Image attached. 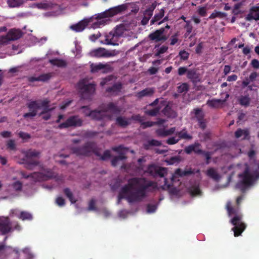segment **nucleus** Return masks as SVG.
<instances>
[{
	"instance_id": "nucleus-1",
	"label": "nucleus",
	"mask_w": 259,
	"mask_h": 259,
	"mask_svg": "<svg viewBox=\"0 0 259 259\" xmlns=\"http://www.w3.org/2000/svg\"><path fill=\"white\" fill-rule=\"evenodd\" d=\"M154 183L145 178H134L128 184L122 187L119 192L117 203L121 199H125L129 203L139 202L146 197L148 189Z\"/></svg>"
},
{
	"instance_id": "nucleus-2",
	"label": "nucleus",
	"mask_w": 259,
	"mask_h": 259,
	"mask_svg": "<svg viewBox=\"0 0 259 259\" xmlns=\"http://www.w3.org/2000/svg\"><path fill=\"white\" fill-rule=\"evenodd\" d=\"M239 178L236 187L244 192L259 178V165L255 164L251 168L246 165L244 172L239 175Z\"/></svg>"
},
{
	"instance_id": "nucleus-3",
	"label": "nucleus",
	"mask_w": 259,
	"mask_h": 259,
	"mask_svg": "<svg viewBox=\"0 0 259 259\" xmlns=\"http://www.w3.org/2000/svg\"><path fill=\"white\" fill-rule=\"evenodd\" d=\"M127 9L126 4L119 5L109 9L104 12L96 14L97 21L92 24L91 27L95 29L104 26L110 22V18L121 13Z\"/></svg>"
},
{
	"instance_id": "nucleus-4",
	"label": "nucleus",
	"mask_w": 259,
	"mask_h": 259,
	"mask_svg": "<svg viewBox=\"0 0 259 259\" xmlns=\"http://www.w3.org/2000/svg\"><path fill=\"white\" fill-rule=\"evenodd\" d=\"M228 213L231 218L230 222L233 226L232 230L235 237L241 234L246 228L245 224L242 222V215L238 209L233 208L228 203Z\"/></svg>"
},
{
	"instance_id": "nucleus-5",
	"label": "nucleus",
	"mask_w": 259,
	"mask_h": 259,
	"mask_svg": "<svg viewBox=\"0 0 259 259\" xmlns=\"http://www.w3.org/2000/svg\"><path fill=\"white\" fill-rule=\"evenodd\" d=\"M72 153L78 156L90 157L93 154L100 156V149L96 142L88 141L79 146H73L71 148Z\"/></svg>"
},
{
	"instance_id": "nucleus-6",
	"label": "nucleus",
	"mask_w": 259,
	"mask_h": 259,
	"mask_svg": "<svg viewBox=\"0 0 259 259\" xmlns=\"http://www.w3.org/2000/svg\"><path fill=\"white\" fill-rule=\"evenodd\" d=\"M193 173V171L190 170H182L180 168H178L176 170L175 174H173L170 178V181L171 184L168 183L167 179H164V184L162 186L163 189H168L170 191V193L175 194L177 192L176 188V183L179 181V178L180 177L186 176L191 175Z\"/></svg>"
},
{
	"instance_id": "nucleus-7",
	"label": "nucleus",
	"mask_w": 259,
	"mask_h": 259,
	"mask_svg": "<svg viewBox=\"0 0 259 259\" xmlns=\"http://www.w3.org/2000/svg\"><path fill=\"white\" fill-rule=\"evenodd\" d=\"M77 89L81 99L90 100L95 92V84L89 83L85 79L80 80L77 84Z\"/></svg>"
},
{
	"instance_id": "nucleus-8",
	"label": "nucleus",
	"mask_w": 259,
	"mask_h": 259,
	"mask_svg": "<svg viewBox=\"0 0 259 259\" xmlns=\"http://www.w3.org/2000/svg\"><path fill=\"white\" fill-rule=\"evenodd\" d=\"M24 157L22 159L21 163L24 164V166L28 169H32L35 166H37L39 162L35 160L34 158L37 157L40 154V152L35 150L29 149L23 152Z\"/></svg>"
},
{
	"instance_id": "nucleus-9",
	"label": "nucleus",
	"mask_w": 259,
	"mask_h": 259,
	"mask_svg": "<svg viewBox=\"0 0 259 259\" xmlns=\"http://www.w3.org/2000/svg\"><path fill=\"white\" fill-rule=\"evenodd\" d=\"M22 175L25 179L31 178L34 182L47 181L55 178V174L51 170H47L45 172H35L29 175L22 172Z\"/></svg>"
},
{
	"instance_id": "nucleus-10",
	"label": "nucleus",
	"mask_w": 259,
	"mask_h": 259,
	"mask_svg": "<svg viewBox=\"0 0 259 259\" xmlns=\"http://www.w3.org/2000/svg\"><path fill=\"white\" fill-rule=\"evenodd\" d=\"M22 35L20 30L11 29L7 35L0 36V45L8 44L10 41H14L19 39Z\"/></svg>"
},
{
	"instance_id": "nucleus-11",
	"label": "nucleus",
	"mask_w": 259,
	"mask_h": 259,
	"mask_svg": "<svg viewBox=\"0 0 259 259\" xmlns=\"http://www.w3.org/2000/svg\"><path fill=\"white\" fill-rule=\"evenodd\" d=\"M119 53V52L115 50H108L103 48H99L91 51L90 55L97 58H108L115 56Z\"/></svg>"
},
{
	"instance_id": "nucleus-12",
	"label": "nucleus",
	"mask_w": 259,
	"mask_h": 259,
	"mask_svg": "<svg viewBox=\"0 0 259 259\" xmlns=\"http://www.w3.org/2000/svg\"><path fill=\"white\" fill-rule=\"evenodd\" d=\"M83 120L78 115L69 116L66 120L58 125L59 128H66L70 127H76L82 125Z\"/></svg>"
},
{
	"instance_id": "nucleus-13",
	"label": "nucleus",
	"mask_w": 259,
	"mask_h": 259,
	"mask_svg": "<svg viewBox=\"0 0 259 259\" xmlns=\"http://www.w3.org/2000/svg\"><path fill=\"white\" fill-rule=\"evenodd\" d=\"M170 26L166 25L164 28H161L159 29L155 30L154 32L151 33L148 35L150 40L157 42L159 41H165L167 40L168 37L166 35V29H169Z\"/></svg>"
},
{
	"instance_id": "nucleus-14",
	"label": "nucleus",
	"mask_w": 259,
	"mask_h": 259,
	"mask_svg": "<svg viewBox=\"0 0 259 259\" xmlns=\"http://www.w3.org/2000/svg\"><path fill=\"white\" fill-rule=\"evenodd\" d=\"M145 172H147L153 177H164L167 174V168L156 166L154 164L149 165Z\"/></svg>"
},
{
	"instance_id": "nucleus-15",
	"label": "nucleus",
	"mask_w": 259,
	"mask_h": 259,
	"mask_svg": "<svg viewBox=\"0 0 259 259\" xmlns=\"http://www.w3.org/2000/svg\"><path fill=\"white\" fill-rule=\"evenodd\" d=\"M13 231V229L9 218L0 217V234L6 235Z\"/></svg>"
},
{
	"instance_id": "nucleus-16",
	"label": "nucleus",
	"mask_w": 259,
	"mask_h": 259,
	"mask_svg": "<svg viewBox=\"0 0 259 259\" xmlns=\"http://www.w3.org/2000/svg\"><path fill=\"white\" fill-rule=\"evenodd\" d=\"M27 107L29 112L23 115V117L25 118H32L35 116L37 114V110L40 109V105L37 101H30L27 104Z\"/></svg>"
},
{
	"instance_id": "nucleus-17",
	"label": "nucleus",
	"mask_w": 259,
	"mask_h": 259,
	"mask_svg": "<svg viewBox=\"0 0 259 259\" xmlns=\"http://www.w3.org/2000/svg\"><path fill=\"white\" fill-rule=\"evenodd\" d=\"M90 69L91 72L93 73H97L102 70L104 73L111 72L113 70L112 67L109 64H103L101 63L91 64Z\"/></svg>"
},
{
	"instance_id": "nucleus-18",
	"label": "nucleus",
	"mask_w": 259,
	"mask_h": 259,
	"mask_svg": "<svg viewBox=\"0 0 259 259\" xmlns=\"http://www.w3.org/2000/svg\"><path fill=\"white\" fill-rule=\"evenodd\" d=\"M92 18L90 19H84L76 24L71 25L69 28L70 29L77 32L82 31L91 21Z\"/></svg>"
},
{
	"instance_id": "nucleus-19",
	"label": "nucleus",
	"mask_w": 259,
	"mask_h": 259,
	"mask_svg": "<svg viewBox=\"0 0 259 259\" xmlns=\"http://www.w3.org/2000/svg\"><path fill=\"white\" fill-rule=\"evenodd\" d=\"M159 105L161 107L164 106L161 112L165 116L171 118H175L177 116V113L171 109V107L167 103L166 101H161Z\"/></svg>"
},
{
	"instance_id": "nucleus-20",
	"label": "nucleus",
	"mask_w": 259,
	"mask_h": 259,
	"mask_svg": "<svg viewBox=\"0 0 259 259\" xmlns=\"http://www.w3.org/2000/svg\"><path fill=\"white\" fill-rule=\"evenodd\" d=\"M227 100V94L224 99H212L208 100L206 102V105L211 108H222L225 104Z\"/></svg>"
},
{
	"instance_id": "nucleus-21",
	"label": "nucleus",
	"mask_w": 259,
	"mask_h": 259,
	"mask_svg": "<svg viewBox=\"0 0 259 259\" xmlns=\"http://www.w3.org/2000/svg\"><path fill=\"white\" fill-rule=\"evenodd\" d=\"M155 89L153 88H147L136 94V97L139 99H142L144 97H151L153 96Z\"/></svg>"
},
{
	"instance_id": "nucleus-22",
	"label": "nucleus",
	"mask_w": 259,
	"mask_h": 259,
	"mask_svg": "<svg viewBox=\"0 0 259 259\" xmlns=\"http://www.w3.org/2000/svg\"><path fill=\"white\" fill-rule=\"evenodd\" d=\"M105 44L112 46L118 45V44L117 43L118 37L115 35L114 33H113L112 30L108 33H106L105 34Z\"/></svg>"
},
{
	"instance_id": "nucleus-23",
	"label": "nucleus",
	"mask_w": 259,
	"mask_h": 259,
	"mask_svg": "<svg viewBox=\"0 0 259 259\" xmlns=\"http://www.w3.org/2000/svg\"><path fill=\"white\" fill-rule=\"evenodd\" d=\"M245 20L248 21L252 20H258L259 6L252 7L250 9L249 13L245 17Z\"/></svg>"
},
{
	"instance_id": "nucleus-24",
	"label": "nucleus",
	"mask_w": 259,
	"mask_h": 259,
	"mask_svg": "<svg viewBox=\"0 0 259 259\" xmlns=\"http://www.w3.org/2000/svg\"><path fill=\"white\" fill-rule=\"evenodd\" d=\"M200 146L201 145L199 143H195L194 144L186 147L184 151L188 154H191L192 152L197 154H200L202 151V150L200 148Z\"/></svg>"
},
{
	"instance_id": "nucleus-25",
	"label": "nucleus",
	"mask_w": 259,
	"mask_h": 259,
	"mask_svg": "<svg viewBox=\"0 0 259 259\" xmlns=\"http://www.w3.org/2000/svg\"><path fill=\"white\" fill-rule=\"evenodd\" d=\"M52 76V74L51 73L47 74H42L38 77L31 76L29 77L28 80L29 82H34L35 81H47L49 80Z\"/></svg>"
},
{
	"instance_id": "nucleus-26",
	"label": "nucleus",
	"mask_w": 259,
	"mask_h": 259,
	"mask_svg": "<svg viewBox=\"0 0 259 259\" xmlns=\"http://www.w3.org/2000/svg\"><path fill=\"white\" fill-rule=\"evenodd\" d=\"M106 115V111L104 110H94L91 111L90 117L94 120H100L103 119Z\"/></svg>"
},
{
	"instance_id": "nucleus-27",
	"label": "nucleus",
	"mask_w": 259,
	"mask_h": 259,
	"mask_svg": "<svg viewBox=\"0 0 259 259\" xmlns=\"http://www.w3.org/2000/svg\"><path fill=\"white\" fill-rule=\"evenodd\" d=\"M187 76L194 83H197L200 80L199 75L195 69H189Z\"/></svg>"
},
{
	"instance_id": "nucleus-28",
	"label": "nucleus",
	"mask_w": 259,
	"mask_h": 259,
	"mask_svg": "<svg viewBox=\"0 0 259 259\" xmlns=\"http://www.w3.org/2000/svg\"><path fill=\"white\" fill-rule=\"evenodd\" d=\"M249 132L247 128L246 129H238L235 132V136L236 138H240L242 140L247 139L249 137Z\"/></svg>"
},
{
	"instance_id": "nucleus-29",
	"label": "nucleus",
	"mask_w": 259,
	"mask_h": 259,
	"mask_svg": "<svg viewBox=\"0 0 259 259\" xmlns=\"http://www.w3.org/2000/svg\"><path fill=\"white\" fill-rule=\"evenodd\" d=\"M113 150L120 153V154L118 156H116L118 161L123 160L126 158V157L124 156V152L127 151V149H124L122 146H119L118 147L113 148Z\"/></svg>"
},
{
	"instance_id": "nucleus-30",
	"label": "nucleus",
	"mask_w": 259,
	"mask_h": 259,
	"mask_svg": "<svg viewBox=\"0 0 259 259\" xmlns=\"http://www.w3.org/2000/svg\"><path fill=\"white\" fill-rule=\"evenodd\" d=\"M116 123L122 127H126L131 124L130 119L123 116L117 117L116 119Z\"/></svg>"
},
{
	"instance_id": "nucleus-31",
	"label": "nucleus",
	"mask_w": 259,
	"mask_h": 259,
	"mask_svg": "<svg viewBox=\"0 0 259 259\" xmlns=\"http://www.w3.org/2000/svg\"><path fill=\"white\" fill-rule=\"evenodd\" d=\"M122 89V84L120 82H117L114 84L112 87L108 88L106 91L117 95L120 92Z\"/></svg>"
},
{
	"instance_id": "nucleus-32",
	"label": "nucleus",
	"mask_w": 259,
	"mask_h": 259,
	"mask_svg": "<svg viewBox=\"0 0 259 259\" xmlns=\"http://www.w3.org/2000/svg\"><path fill=\"white\" fill-rule=\"evenodd\" d=\"M156 7L155 3H152L151 5L148 6L144 12V16L150 19L153 15V11Z\"/></svg>"
},
{
	"instance_id": "nucleus-33",
	"label": "nucleus",
	"mask_w": 259,
	"mask_h": 259,
	"mask_svg": "<svg viewBox=\"0 0 259 259\" xmlns=\"http://www.w3.org/2000/svg\"><path fill=\"white\" fill-rule=\"evenodd\" d=\"M161 145V142L156 140L152 139L148 140L143 144V147L146 150H149L153 146H160Z\"/></svg>"
},
{
	"instance_id": "nucleus-34",
	"label": "nucleus",
	"mask_w": 259,
	"mask_h": 259,
	"mask_svg": "<svg viewBox=\"0 0 259 259\" xmlns=\"http://www.w3.org/2000/svg\"><path fill=\"white\" fill-rule=\"evenodd\" d=\"M206 175L214 180L218 181L221 179L220 175L213 168H209L206 171Z\"/></svg>"
},
{
	"instance_id": "nucleus-35",
	"label": "nucleus",
	"mask_w": 259,
	"mask_h": 259,
	"mask_svg": "<svg viewBox=\"0 0 259 259\" xmlns=\"http://www.w3.org/2000/svg\"><path fill=\"white\" fill-rule=\"evenodd\" d=\"M49 62L52 65L59 67H65L67 65L66 62L64 60L59 59H50Z\"/></svg>"
},
{
	"instance_id": "nucleus-36",
	"label": "nucleus",
	"mask_w": 259,
	"mask_h": 259,
	"mask_svg": "<svg viewBox=\"0 0 259 259\" xmlns=\"http://www.w3.org/2000/svg\"><path fill=\"white\" fill-rule=\"evenodd\" d=\"M28 0H7V4L10 7H18Z\"/></svg>"
},
{
	"instance_id": "nucleus-37",
	"label": "nucleus",
	"mask_w": 259,
	"mask_h": 259,
	"mask_svg": "<svg viewBox=\"0 0 259 259\" xmlns=\"http://www.w3.org/2000/svg\"><path fill=\"white\" fill-rule=\"evenodd\" d=\"M115 35L118 37L122 35L124 31V26L123 24L117 25L112 30Z\"/></svg>"
},
{
	"instance_id": "nucleus-38",
	"label": "nucleus",
	"mask_w": 259,
	"mask_h": 259,
	"mask_svg": "<svg viewBox=\"0 0 259 259\" xmlns=\"http://www.w3.org/2000/svg\"><path fill=\"white\" fill-rule=\"evenodd\" d=\"M63 192L65 196L69 199L71 203H75L77 202V199L75 198L73 196V193L71 191L70 189L66 188L63 190Z\"/></svg>"
},
{
	"instance_id": "nucleus-39",
	"label": "nucleus",
	"mask_w": 259,
	"mask_h": 259,
	"mask_svg": "<svg viewBox=\"0 0 259 259\" xmlns=\"http://www.w3.org/2000/svg\"><path fill=\"white\" fill-rule=\"evenodd\" d=\"M39 102V104L40 105V108L41 107L44 108V110L40 113V115H42L46 112H48V111H50L51 109L49 108V104L50 101L47 100H44L43 101H37Z\"/></svg>"
},
{
	"instance_id": "nucleus-40",
	"label": "nucleus",
	"mask_w": 259,
	"mask_h": 259,
	"mask_svg": "<svg viewBox=\"0 0 259 259\" xmlns=\"http://www.w3.org/2000/svg\"><path fill=\"white\" fill-rule=\"evenodd\" d=\"M164 11L163 9H161L159 12L156 14L154 17L151 19L150 21V24H154L155 23L159 21L164 16Z\"/></svg>"
},
{
	"instance_id": "nucleus-41",
	"label": "nucleus",
	"mask_w": 259,
	"mask_h": 259,
	"mask_svg": "<svg viewBox=\"0 0 259 259\" xmlns=\"http://www.w3.org/2000/svg\"><path fill=\"white\" fill-rule=\"evenodd\" d=\"M161 108V106L159 105L157 107L154 109L146 110L145 111V114L150 116H155L159 113Z\"/></svg>"
},
{
	"instance_id": "nucleus-42",
	"label": "nucleus",
	"mask_w": 259,
	"mask_h": 259,
	"mask_svg": "<svg viewBox=\"0 0 259 259\" xmlns=\"http://www.w3.org/2000/svg\"><path fill=\"white\" fill-rule=\"evenodd\" d=\"M193 112L198 121L204 119V114L201 109L195 108L193 110Z\"/></svg>"
},
{
	"instance_id": "nucleus-43",
	"label": "nucleus",
	"mask_w": 259,
	"mask_h": 259,
	"mask_svg": "<svg viewBox=\"0 0 259 259\" xmlns=\"http://www.w3.org/2000/svg\"><path fill=\"white\" fill-rule=\"evenodd\" d=\"M177 135L178 136V138L180 139H187V140H191L192 139V136L189 135L187 133V132L185 130H183L177 133Z\"/></svg>"
},
{
	"instance_id": "nucleus-44",
	"label": "nucleus",
	"mask_w": 259,
	"mask_h": 259,
	"mask_svg": "<svg viewBox=\"0 0 259 259\" xmlns=\"http://www.w3.org/2000/svg\"><path fill=\"white\" fill-rule=\"evenodd\" d=\"M18 217L19 219L23 221L31 220L33 218L32 215L30 213L25 211H21Z\"/></svg>"
},
{
	"instance_id": "nucleus-45",
	"label": "nucleus",
	"mask_w": 259,
	"mask_h": 259,
	"mask_svg": "<svg viewBox=\"0 0 259 259\" xmlns=\"http://www.w3.org/2000/svg\"><path fill=\"white\" fill-rule=\"evenodd\" d=\"M226 16V14L225 13L217 11L216 10L214 11V12L210 15L208 19H213L215 18H219L220 19H222L225 18Z\"/></svg>"
},
{
	"instance_id": "nucleus-46",
	"label": "nucleus",
	"mask_w": 259,
	"mask_h": 259,
	"mask_svg": "<svg viewBox=\"0 0 259 259\" xmlns=\"http://www.w3.org/2000/svg\"><path fill=\"white\" fill-rule=\"evenodd\" d=\"M35 5L37 8L43 10H49L53 8V4L51 3H40Z\"/></svg>"
},
{
	"instance_id": "nucleus-47",
	"label": "nucleus",
	"mask_w": 259,
	"mask_h": 259,
	"mask_svg": "<svg viewBox=\"0 0 259 259\" xmlns=\"http://www.w3.org/2000/svg\"><path fill=\"white\" fill-rule=\"evenodd\" d=\"M240 104L244 106H248L250 103V98L246 96H241L239 99Z\"/></svg>"
},
{
	"instance_id": "nucleus-48",
	"label": "nucleus",
	"mask_w": 259,
	"mask_h": 259,
	"mask_svg": "<svg viewBox=\"0 0 259 259\" xmlns=\"http://www.w3.org/2000/svg\"><path fill=\"white\" fill-rule=\"evenodd\" d=\"M157 204H148L147 205L146 211L147 213H151L154 212L157 208Z\"/></svg>"
},
{
	"instance_id": "nucleus-49",
	"label": "nucleus",
	"mask_w": 259,
	"mask_h": 259,
	"mask_svg": "<svg viewBox=\"0 0 259 259\" xmlns=\"http://www.w3.org/2000/svg\"><path fill=\"white\" fill-rule=\"evenodd\" d=\"M157 135L159 137H165L170 136L168 130L158 129L156 132Z\"/></svg>"
},
{
	"instance_id": "nucleus-50",
	"label": "nucleus",
	"mask_w": 259,
	"mask_h": 259,
	"mask_svg": "<svg viewBox=\"0 0 259 259\" xmlns=\"http://www.w3.org/2000/svg\"><path fill=\"white\" fill-rule=\"evenodd\" d=\"M188 85L186 83H183L178 87L177 91L179 93H182L188 91Z\"/></svg>"
},
{
	"instance_id": "nucleus-51",
	"label": "nucleus",
	"mask_w": 259,
	"mask_h": 259,
	"mask_svg": "<svg viewBox=\"0 0 259 259\" xmlns=\"http://www.w3.org/2000/svg\"><path fill=\"white\" fill-rule=\"evenodd\" d=\"M107 110L111 111L113 112H117L119 111L117 107L113 103L108 104L106 107Z\"/></svg>"
},
{
	"instance_id": "nucleus-52",
	"label": "nucleus",
	"mask_w": 259,
	"mask_h": 259,
	"mask_svg": "<svg viewBox=\"0 0 259 259\" xmlns=\"http://www.w3.org/2000/svg\"><path fill=\"white\" fill-rule=\"evenodd\" d=\"M186 23L185 28L186 29V33H185L186 36H188L190 33H191L193 27L192 25L190 24V21H185Z\"/></svg>"
},
{
	"instance_id": "nucleus-53",
	"label": "nucleus",
	"mask_w": 259,
	"mask_h": 259,
	"mask_svg": "<svg viewBox=\"0 0 259 259\" xmlns=\"http://www.w3.org/2000/svg\"><path fill=\"white\" fill-rule=\"evenodd\" d=\"M180 161V158L179 156H173L170 157L167 161V163L170 164H174L176 163H179Z\"/></svg>"
},
{
	"instance_id": "nucleus-54",
	"label": "nucleus",
	"mask_w": 259,
	"mask_h": 259,
	"mask_svg": "<svg viewBox=\"0 0 259 259\" xmlns=\"http://www.w3.org/2000/svg\"><path fill=\"white\" fill-rule=\"evenodd\" d=\"M100 159L102 160H106L111 157L110 151L109 150H106L104 151L103 155L100 154V156H98Z\"/></svg>"
},
{
	"instance_id": "nucleus-55",
	"label": "nucleus",
	"mask_w": 259,
	"mask_h": 259,
	"mask_svg": "<svg viewBox=\"0 0 259 259\" xmlns=\"http://www.w3.org/2000/svg\"><path fill=\"white\" fill-rule=\"evenodd\" d=\"M80 109L82 110V113L84 114L85 116L90 117L91 111L90 110V109L89 107V106H83L80 107Z\"/></svg>"
},
{
	"instance_id": "nucleus-56",
	"label": "nucleus",
	"mask_w": 259,
	"mask_h": 259,
	"mask_svg": "<svg viewBox=\"0 0 259 259\" xmlns=\"http://www.w3.org/2000/svg\"><path fill=\"white\" fill-rule=\"evenodd\" d=\"M180 140V138H176L175 137H172L168 138L166 141V143L168 145H173L177 143Z\"/></svg>"
},
{
	"instance_id": "nucleus-57",
	"label": "nucleus",
	"mask_w": 259,
	"mask_h": 259,
	"mask_svg": "<svg viewBox=\"0 0 259 259\" xmlns=\"http://www.w3.org/2000/svg\"><path fill=\"white\" fill-rule=\"evenodd\" d=\"M198 13L202 17H204L206 15L207 9L205 7H199Z\"/></svg>"
},
{
	"instance_id": "nucleus-58",
	"label": "nucleus",
	"mask_w": 259,
	"mask_h": 259,
	"mask_svg": "<svg viewBox=\"0 0 259 259\" xmlns=\"http://www.w3.org/2000/svg\"><path fill=\"white\" fill-rule=\"evenodd\" d=\"M56 203L60 207L63 206L65 204V199L62 197H58L56 199Z\"/></svg>"
},
{
	"instance_id": "nucleus-59",
	"label": "nucleus",
	"mask_w": 259,
	"mask_h": 259,
	"mask_svg": "<svg viewBox=\"0 0 259 259\" xmlns=\"http://www.w3.org/2000/svg\"><path fill=\"white\" fill-rule=\"evenodd\" d=\"M96 201L94 199H91L89 203L88 210H96Z\"/></svg>"
},
{
	"instance_id": "nucleus-60",
	"label": "nucleus",
	"mask_w": 259,
	"mask_h": 259,
	"mask_svg": "<svg viewBox=\"0 0 259 259\" xmlns=\"http://www.w3.org/2000/svg\"><path fill=\"white\" fill-rule=\"evenodd\" d=\"M22 187V183L19 181H17L13 184V188L16 191H20Z\"/></svg>"
},
{
	"instance_id": "nucleus-61",
	"label": "nucleus",
	"mask_w": 259,
	"mask_h": 259,
	"mask_svg": "<svg viewBox=\"0 0 259 259\" xmlns=\"http://www.w3.org/2000/svg\"><path fill=\"white\" fill-rule=\"evenodd\" d=\"M7 147L11 150H14L16 149V144L14 140H10L7 143Z\"/></svg>"
},
{
	"instance_id": "nucleus-62",
	"label": "nucleus",
	"mask_w": 259,
	"mask_h": 259,
	"mask_svg": "<svg viewBox=\"0 0 259 259\" xmlns=\"http://www.w3.org/2000/svg\"><path fill=\"white\" fill-rule=\"evenodd\" d=\"M168 49V47L166 46H162L159 48V49L157 51L156 53L155 54L156 56H158L161 54L165 53Z\"/></svg>"
},
{
	"instance_id": "nucleus-63",
	"label": "nucleus",
	"mask_w": 259,
	"mask_h": 259,
	"mask_svg": "<svg viewBox=\"0 0 259 259\" xmlns=\"http://www.w3.org/2000/svg\"><path fill=\"white\" fill-rule=\"evenodd\" d=\"M179 55L181 57V59H182L184 60H185L188 58L189 54L187 52L184 50L180 52Z\"/></svg>"
},
{
	"instance_id": "nucleus-64",
	"label": "nucleus",
	"mask_w": 259,
	"mask_h": 259,
	"mask_svg": "<svg viewBox=\"0 0 259 259\" xmlns=\"http://www.w3.org/2000/svg\"><path fill=\"white\" fill-rule=\"evenodd\" d=\"M101 36V34L100 32H98L96 34H93L90 36L89 38L90 39L95 42L98 38H99Z\"/></svg>"
}]
</instances>
